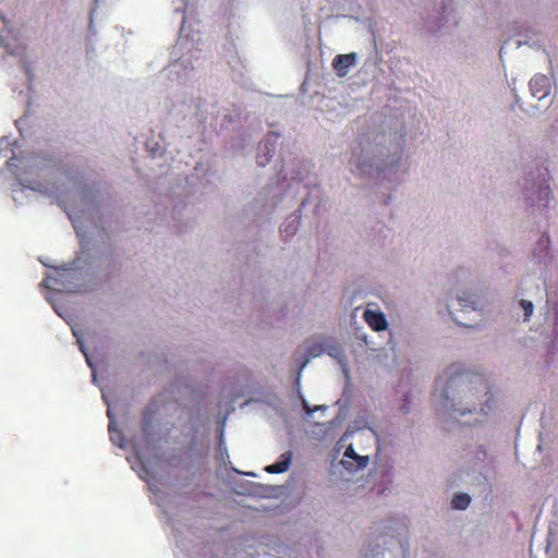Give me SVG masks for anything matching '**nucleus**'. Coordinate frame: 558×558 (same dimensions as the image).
Instances as JSON below:
<instances>
[{
  "mask_svg": "<svg viewBox=\"0 0 558 558\" xmlns=\"http://www.w3.org/2000/svg\"><path fill=\"white\" fill-rule=\"evenodd\" d=\"M433 398L439 410L469 426L485 424L497 409L488 381L459 364L448 366L436 379Z\"/></svg>",
  "mask_w": 558,
  "mask_h": 558,
  "instance_id": "f257e3e1",
  "label": "nucleus"
},
{
  "mask_svg": "<svg viewBox=\"0 0 558 558\" xmlns=\"http://www.w3.org/2000/svg\"><path fill=\"white\" fill-rule=\"evenodd\" d=\"M447 312L456 324L471 328L483 320L484 305L475 289L456 288L447 303Z\"/></svg>",
  "mask_w": 558,
  "mask_h": 558,
  "instance_id": "f03ea898",
  "label": "nucleus"
},
{
  "mask_svg": "<svg viewBox=\"0 0 558 558\" xmlns=\"http://www.w3.org/2000/svg\"><path fill=\"white\" fill-rule=\"evenodd\" d=\"M0 158L5 160L8 169L17 177L20 187L13 190V198L16 203L23 204L29 194L39 195L41 193V183L28 178L33 173L36 174L29 161H23V169L17 172L16 151L8 137L0 140Z\"/></svg>",
  "mask_w": 558,
  "mask_h": 558,
  "instance_id": "7ed1b4c3",
  "label": "nucleus"
},
{
  "mask_svg": "<svg viewBox=\"0 0 558 558\" xmlns=\"http://www.w3.org/2000/svg\"><path fill=\"white\" fill-rule=\"evenodd\" d=\"M347 437H340L335 446V473L343 481H351L369 462L368 456H361L353 451L351 446H344Z\"/></svg>",
  "mask_w": 558,
  "mask_h": 558,
  "instance_id": "20e7f679",
  "label": "nucleus"
},
{
  "mask_svg": "<svg viewBox=\"0 0 558 558\" xmlns=\"http://www.w3.org/2000/svg\"><path fill=\"white\" fill-rule=\"evenodd\" d=\"M341 437H347L344 446H351L353 451L361 456L369 457V451L377 442V434L374 429H345Z\"/></svg>",
  "mask_w": 558,
  "mask_h": 558,
  "instance_id": "39448f33",
  "label": "nucleus"
},
{
  "mask_svg": "<svg viewBox=\"0 0 558 558\" xmlns=\"http://www.w3.org/2000/svg\"><path fill=\"white\" fill-rule=\"evenodd\" d=\"M75 277L76 272L73 268L56 269L53 274L46 277L45 286L51 290L73 291L74 287L71 286V282Z\"/></svg>",
  "mask_w": 558,
  "mask_h": 558,
  "instance_id": "423d86ee",
  "label": "nucleus"
},
{
  "mask_svg": "<svg viewBox=\"0 0 558 558\" xmlns=\"http://www.w3.org/2000/svg\"><path fill=\"white\" fill-rule=\"evenodd\" d=\"M551 89L553 81L546 75L536 74L530 81V90L532 96L538 101H543L544 105H549L551 102Z\"/></svg>",
  "mask_w": 558,
  "mask_h": 558,
  "instance_id": "0eeeda50",
  "label": "nucleus"
},
{
  "mask_svg": "<svg viewBox=\"0 0 558 558\" xmlns=\"http://www.w3.org/2000/svg\"><path fill=\"white\" fill-rule=\"evenodd\" d=\"M357 54L355 52L347 54H337L332 60V68L339 77H344L351 66L356 63Z\"/></svg>",
  "mask_w": 558,
  "mask_h": 558,
  "instance_id": "6e6552de",
  "label": "nucleus"
},
{
  "mask_svg": "<svg viewBox=\"0 0 558 558\" xmlns=\"http://www.w3.org/2000/svg\"><path fill=\"white\" fill-rule=\"evenodd\" d=\"M163 73L171 81L183 82L190 73L189 62L185 60L174 61L163 70Z\"/></svg>",
  "mask_w": 558,
  "mask_h": 558,
  "instance_id": "1a4fd4ad",
  "label": "nucleus"
},
{
  "mask_svg": "<svg viewBox=\"0 0 558 558\" xmlns=\"http://www.w3.org/2000/svg\"><path fill=\"white\" fill-rule=\"evenodd\" d=\"M363 318L366 324L375 331H383L388 326L385 314L378 310L366 308L363 312Z\"/></svg>",
  "mask_w": 558,
  "mask_h": 558,
  "instance_id": "9d476101",
  "label": "nucleus"
},
{
  "mask_svg": "<svg viewBox=\"0 0 558 558\" xmlns=\"http://www.w3.org/2000/svg\"><path fill=\"white\" fill-rule=\"evenodd\" d=\"M291 461H292V452L291 451L283 452L280 456L279 461H277L276 463H272L270 465H267L265 468V471L268 473H277V474L283 473L290 468Z\"/></svg>",
  "mask_w": 558,
  "mask_h": 558,
  "instance_id": "9b49d317",
  "label": "nucleus"
},
{
  "mask_svg": "<svg viewBox=\"0 0 558 558\" xmlns=\"http://www.w3.org/2000/svg\"><path fill=\"white\" fill-rule=\"evenodd\" d=\"M102 398L104 400L107 402L108 404V411H107V414H108V417L110 420V423H109V433H110V439L111 441L119 446V447H123V441H122V436L120 435V433L118 430L114 429L113 427V418H112V408L109 403V401L107 400V397L105 393H102Z\"/></svg>",
  "mask_w": 558,
  "mask_h": 558,
  "instance_id": "f8f14e48",
  "label": "nucleus"
},
{
  "mask_svg": "<svg viewBox=\"0 0 558 558\" xmlns=\"http://www.w3.org/2000/svg\"><path fill=\"white\" fill-rule=\"evenodd\" d=\"M347 429L363 430L373 428L372 423L366 415H359L348 425Z\"/></svg>",
  "mask_w": 558,
  "mask_h": 558,
  "instance_id": "ddd939ff",
  "label": "nucleus"
},
{
  "mask_svg": "<svg viewBox=\"0 0 558 558\" xmlns=\"http://www.w3.org/2000/svg\"><path fill=\"white\" fill-rule=\"evenodd\" d=\"M451 505L459 510L466 509L470 505V497L466 494H458L452 498Z\"/></svg>",
  "mask_w": 558,
  "mask_h": 558,
  "instance_id": "4468645a",
  "label": "nucleus"
},
{
  "mask_svg": "<svg viewBox=\"0 0 558 558\" xmlns=\"http://www.w3.org/2000/svg\"><path fill=\"white\" fill-rule=\"evenodd\" d=\"M11 34V31L4 29L0 34V45L4 46V49L8 51L9 54H16L17 51L12 48V45L9 41V35Z\"/></svg>",
  "mask_w": 558,
  "mask_h": 558,
  "instance_id": "2eb2a0df",
  "label": "nucleus"
},
{
  "mask_svg": "<svg viewBox=\"0 0 558 558\" xmlns=\"http://www.w3.org/2000/svg\"><path fill=\"white\" fill-rule=\"evenodd\" d=\"M367 160H368V156L363 155V156L354 157L352 162L354 166L360 168L362 170V172L367 173V172H369L368 168L371 167V165L367 163Z\"/></svg>",
  "mask_w": 558,
  "mask_h": 558,
  "instance_id": "dca6fc26",
  "label": "nucleus"
},
{
  "mask_svg": "<svg viewBox=\"0 0 558 558\" xmlns=\"http://www.w3.org/2000/svg\"><path fill=\"white\" fill-rule=\"evenodd\" d=\"M520 306H521V308H522V311L524 313V318L523 319H524V322H527L531 318L532 314H533V308H534L533 303L531 301H527V300H521L520 301Z\"/></svg>",
  "mask_w": 558,
  "mask_h": 558,
  "instance_id": "f3484780",
  "label": "nucleus"
},
{
  "mask_svg": "<svg viewBox=\"0 0 558 558\" xmlns=\"http://www.w3.org/2000/svg\"><path fill=\"white\" fill-rule=\"evenodd\" d=\"M302 404H303V409H304L308 420L313 417L314 412H316V411L325 412L327 410V407H324V405H317V407L311 408L306 400H303Z\"/></svg>",
  "mask_w": 558,
  "mask_h": 558,
  "instance_id": "a211bd4d",
  "label": "nucleus"
},
{
  "mask_svg": "<svg viewBox=\"0 0 558 558\" xmlns=\"http://www.w3.org/2000/svg\"><path fill=\"white\" fill-rule=\"evenodd\" d=\"M59 191V186H52V187H48L47 185H43L41 184V193H39V195H49V196H52L57 199H59V203H62V199H60V195L58 193Z\"/></svg>",
  "mask_w": 558,
  "mask_h": 558,
  "instance_id": "6ab92c4d",
  "label": "nucleus"
},
{
  "mask_svg": "<svg viewBox=\"0 0 558 558\" xmlns=\"http://www.w3.org/2000/svg\"><path fill=\"white\" fill-rule=\"evenodd\" d=\"M73 333H74V336H75V337H76V339H77V342H78V344H80V349H81L82 353L85 355L86 361H87V363H88L89 367H93L92 362H90V359L88 357V355H87V353H86V351H85V349H84V344L82 343L81 338H80V336H78V333H77V330H76L75 328H73Z\"/></svg>",
  "mask_w": 558,
  "mask_h": 558,
  "instance_id": "aec40b11",
  "label": "nucleus"
},
{
  "mask_svg": "<svg viewBox=\"0 0 558 558\" xmlns=\"http://www.w3.org/2000/svg\"><path fill=\"white\" fill-rule=\"evenodd\" d=\"M364 550H365L364 555L367 557V556L369 555V554H368V550H369V549H368V547H367V548H365Z\"/></svg>",
  "mask_w": 558,
  "mask_h": 558,
  "instance_id": "412c9836",
  "label": "nucleus"
},
{
  "mask_svg": "<svg viewBox=\"0 0 558 558\" xmlns=\"http://www.w3.org/2000/svg\"><path fill=\"white\" fill-rule=\"evenodd\" d=\"M140 474V477L145 478L144 474H142L140 471H137Z\"/></svg>",
  "mask_w": 558,
  "mask_h": 558,
  "instance_id": "4be33fe9",
  "label": "nucleus"
},
{
  "mask_svg": "<svg viewBox=\"0 0 558 558\" xmlns=\"http://www.w3.org/2000/svg\"><path fill=\"white\" fill-rule=\"evenodd\" d=\"M54 310L59 314V316H62V313H60L58 308H54Z\"/></svg>",
  "mask_w": 558,
  "mask_h": 558,
  "instance_id": "5701e85b",
  "label": "nucleus"
}]
</instances>
